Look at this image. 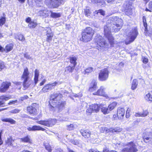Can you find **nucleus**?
I'll list each match as a JSON object with an SVG mask.
<instances>
[{
  "mask_svg": "<svg viewBox=\"0 0 152 152\" xmlns=\"http://www.w3.org/2000/svg\"><path fill=\"white\" fill-rule=\"evenodd\" d=\"M107 24L104 26V35L105 37L107 38L108 41H107L104 39L100 35H98L96 37L95 39V42L97 45L100 47L107 48L110 46H113L114 38L111 34L110 31H118L121 28L118 27L113 21H110L108 20Z\"/></svg>",
  "mask_w": 152,
  "mask_h": 152,
  "instance_id": "1",
  "label": "nucleus"
},
{
  "mask_svg": "<svg viewBox=\"0 0 152 152\" xmlns=\"http://www.w3.org/2000/svg\"><path fill=\"white\" fill-rule=\"evenodd\" d=\"M34 83L32 80L30 79V73L28 69L26 68L24 69L21 78L23 81V87L25 89L29 87H34L37 83L39 74V70L36 69L34 71Z\"/></svg>",
  "mask_w": 152,
  "mask_h": 152,
  "instance_id": "2",
  "label": "nucleus"
},
{
  "mask_svg": "<svg viewBox=\"0 0 152 152\" xmlns=\"http://www.w3.org/2000/svg\"><path fill=\"white\" fill-rule=\"evenodd\" d=\"M62 95L60 93H54L51 95L50 98L49 108L51 111H54L56 108H58L60 111L66 104L65 101H62L61 99Z\"/></svg>",
  "mask_w": 152,
  "mask_h": 152,
  "instance_id": "3",
  "label": "nucleus"
},
{
  "mask_svg": "<svg viewBox=\"0 0 152 152\" xmlns=\"http://www.w3.org/2000/svg\"><path fill=\"white\" fill-rule=\"evenodd\" d=\"M94 32V31L91 28H86L82 32V38L80 39V40L84 42L90 41L92 38Z\"/></svg>",
  "mask_w": 152,
  "mask_h": 152,
  "instance_id": "4",
  "label": "nucleus"
},
{
  "mask_svg": "<svg viewBox=\"0 0 152 152\" xmlns=\"http://www.w3.org/2000/svg\"><path fill=\"white\" fill-rule=\"evenodd\" d=\"M126 146V147L123 149L122 152H136L138 151L137 146L133 142H128Z\"/></svg>",
  "mask_w": 152,
  "mask_h": 152,
  "instance_id": "5",
  "label": "nucleus"
},
{
  "mask_svg": "<svg viewBox=\"0 0 152 152\" xmlns=\"http://www.w3.org/2000/svg\"><path fill=\"white\" fill-rule=\"evenodd\" d=\"M58 84V83L55 81L53 83H49L46 84L40 91L39 93L42 94L47 93L54 88Z\"/></svg>",
  "mask_w": 152,
  "mask_h": 152,
  "instance_id": "6",
  "label": "nucleus"
},
{
  "mask_svg": "<svg viewBox=\"0 0 152 152\" xmlns=\"http://www.w3.org/2000/svg\"><path fill=\"white\" fill-rule=\"evenodd\" d=\"M109 75V72L107 68L101 70L99 74L98 78L101 81H104L107 80Z\"/></svg>",
  "mask_w": 152,
  "mask_h": 152,
  "instance_id": "7",
  "label": "nucleus"
},
{
  "mask_svg": "<svg viewBox=\"0 0 152 152\" xmlns=\"http://www.w3.org/2000/svg\"><path fill=\"white\" fill-rule=\"evenodd\" d=\"M56 119H49L47 121H37L38 124L47 126H52L56 123Z\"/></svg>",
  "mask_w": 152,
  "mask_h": 152,
  "instance_id": "8",
  "label": "nucleus"
},
{
  "mask_svg": "<svg viewBox=\"0 0 152 152\" xmlns=\"http://www.w3.org/2000/svg\"><path fill=\"white\" fill-rule=\"evenodd\" d=\"M138 34V32L137 28L133 29L129 34V44L133 41L136 38Z\"/></svg>",
  "mask_w": 152,
  "mask_h": 152,
  "instance_id": "9",
  "label": "nucleus"
},
{
  "mask_svg": "<svg viewBox=\"0 0 152 152\" xmlns=\"http://www.w3.org/2000/svg\"><path fill=\"white\" fill-rule=\"evenodd\" d=\"M11 84L10 83L7 82L2 83L0 87V92L2 93L5 92L8 89Z\"/></svg>",
  "mask_w": 152,
  "mask_h": 152,
  "instance_id": "10",
  "label": "nucleus"
},
{
  "mask_svg": "<svg viewBox=\"0 0 152 152\" xmlns=\"http://www.w3.org/2000/svg\"><path fill=\"white\" fill-rule=\"evenodd\" d=\"M37 104L36 103L33 104L32 105L27 107V111L30 114L33 115L36 114L37 112V110L36 108Z\"/></svg>",
  "mask_w": 152,
  "mask_h": 152,
  "instance_id": "11",
  "label": "nucleus"
},
{
  "mask_svg": "<svg viewBox=\"0 0 152 152\" xmlns=\"http://www.w3.org/2000/svg\"><path fill=\"white\" fill-rule=\"evenodd\" d=\"M93 94L94 95L103 96L106 97H108L107 95L104 92V88L103 86H101L96 92L93 93Z\"/></svg>",
  "mask_w": 152,
  "mask_h": 152,
  "instance_id": "12",
  "label": "nucleus"
},
{
  "mask_svg": "<svg viewBox=\"0 0 152 152\" xmlns=\"http://www.w3.org/2000/svg\"><path fill=\"white\" fill-rule=\"evenodd\" d=\"M114 23L115 24H116L117 27L121 28L123 25V21L122 20L117 17H115L114 18Z\"/></svg>",
  "mask_w": 152,
  "mask_h": 152,
  "instance_id": "13",
  "label": "nucleus"
},
{
  "mask_svg": "<svg viewBox=\"0 0 152 152\" xmlns=\"http://www.w3.org/2000/svg\"><path fill=\"white\" fill-rule=\"evenodd\" d=\"M97 84L96 80H93L90 84V87L89 89V91L90 92H93L95 91L97 88Z\"/></svg>",
  "mask_w": 152,
  "mask_h": 152,
  "instance_id": "14",
  "label": "nucleus"
},
{
  "mask_svg": "<svg viewBox=\"0 0 152 152\" xmlns=\"http://www.w3.org/2000/svg\"><path fill=\"white\" fill-rule=\"evenodd\" d=\"M124 12L128 15H131L132 14V10L131 8V6L129 4H126L125 5Z\"/></svg>",
  "mask_w": 152,
  "mask_h": 152,
  "instance_id": "15",
  "label": "nucleus"
},
{
  "mask_svg": "<svg viewBox=\"0 0 152 152\" xmlns=\"http://www.w3.org/2000/svg\"><path fill=\"white\" fill-rule=\"evenodd\" d=\"M27 129L29 131H39L42 130L45 131V129L39 126H34L32 127H28L27 128Z\"/></svg>",
  "mask_w": 152,
  "mask_h": 152,
  "instance_id": "16",
  "label": "nucleus"
},
{
  "mask_svg": "<svg viewBox=\"0 0 152 152\" xmlns=\"http://www.w3.org/2000/svg\"><path fill=\"white\" fill-rule=\"evenodd\" d=\"M20 141L24 142L32 143V140L31 139V136L28 135H27L26 136L20 138Z\"/></svg>",
  "mask_w": 152,
  "mask_h": 152,
  "instance_id": "17",
  "label": "nucleus"
},
{
  "mask_svg": "<svg viewBox=\"0 0 152 152\" xmlns=\"http://www.w3.org/2000/svg\"><path fill=\"white\" fill-rule=\"evenodd\" d=\"M50 12L46 10H41L38 12V15L44 18H46L49 16Z\"/></svg>",
  "mask_w": 152,
  "mask_h": 152,
  "instance_id": "18",
  "label": "nucleus"
},
{
  "mask_svg": "<svg viewBox=\"0 0 152 152\" xmlns=\"http://www.w3.org/2000/svg\"><path fill=\"white\" fill-rule=\"evenodd\" d=\"M117 112V115L118 118L121 119L123 118L125 113V110L124 108H118Z\"/></svg>",
  "mask_w": 152,
  "mask_h": 152,
  "instance_id": "19",
  "label": "nucleus"
},
{
  "mask_svg": "<svg viewBox=\"0 0 152 152\" xmlns=\"http://www.w3.org/2000/svg\"><path fill=\"white\" fill-rule=\"evenodd\" d=\"M63 0H50V4L54 7H56L59 4L62 3Z\"/></svg>",
  "mask_w": 152,
  "mask_h": 152,
  "instance_id": "20",
  "label": "nucleus"
},
{
  "mask_svg": "<svg viewBox=\"0 0 152 152\" xmlns=\"http://www.w3.org/2000/svg\"><path fill=\"white\" fill-rule=\"evenodd\" d=\"M80 132L82 136L86 138H88L90 136V132L88 130L81 129L80 131Z\"/></svg>",
  "mask_w": 152,
  "mask_h": 152,
  "instance_id": "21",
  "label": "nucleus"
},
{
  "mask_svg": "<svg viewBox=\"0 0 152 152\" xmlns=\"http://www.w3.org/2000/svg\"><path fill=\"white\" fill-rule=\"evenodd\" d=\"M122 130V128L118 127H115V128H111L108 129V132H110L114 134L117 133L121 132Z\"/></svg>",
  "mask_w": 152,
  "mask_h": 152,
  "instance_id": "22",
  "label": "nucleus"
},
{
  "mask_svg": "<svg viewBox=\"0 0 152 152\" xmlns=\"http://www.w3.org/2000/svg\"><path fill=\"white\" fill-rule=\"evenodd\" d=\"M90 107H91L93 112L96 113L98 112L100 108L99 105L97 104H92L90 105Z\"/></svg>",
  "mask_w": 152,
  "mask_h": 152,
  "instance_id": "23",
  "label": "nucleus"
},
{
  "mask_svg": "<svg viewBox=\"0 0 152 152\" xmlns=\"http://www.w3.org/2000/svg\"><path fill=\"white\" fill-rule=\"evenodd\" d=\"M70 63L72 64V65H75V66L77 64L76 61L77 60V58L75 56L70 57L69 58Z\"/></svg>",
  "mask_w": 152,
  "mask_h": 152,
  "instance_id": "24",
  "label": "nucleus"
},
{
  "mask_svg": "<svg viewBox=\"0 0 152 152\" xmlns=\"http://www.w3.org/2000/svg\"><path fill=\"white\" fill-rule=\"evenodd\" d=\"M51 13L50 16L53 18H57L60 17L62 15V13H56L53 12L52 11H50Z\"/></svg>",
  "mask_w": 152,
  "mask_h": 152,
  "instance_id": "25",
  "label": "nucleus"
},
{
  "mask_svg": "<svg viewBox=\"0 0 152 152\" xmlns=\"http://www.w3.org/2000/svg\"><path fill=\"white\" fill-rule=\"evenodd\" d=\"M94 71V68L92 67H89L86 68L83 72L84 75H88Z\"/></svg>",
  "mask_w": 152,
  "mask_h": 152,
  "instance_id": "26",
  "label": "nucleus"
},
{
  "mask_svg": "<svg viewBox=\"0 0 152 152\" xmlns=\"http://www.w3.org/2000/svg\"><path fill=\"white\" fill-rule=\"evenodd\" d=\"M13 45L12 43H10L7 45L4 48V51L6 53H7L11 50L13 49Z\"/></svg>",
  "mask_w": 152,
  "mask_h": 152,
  "instance_id": "27",
  "label": "nucleus"
},
{
  "mask_svg": "<svg viewBox=\"0 0 152 152\" xmlns=\"http://www.w3.org/2000/svg\"><path fill=\"white\" fill-rule=\"evenodd\" d=\"M14 140L11 137L7 138V140L5 141V143L8 146H12V143L14 142Z\"/></svg>",
  "mask_w": 152,
  "mask_h": 152,
  "instance_id": "28",
  "label": "nucleus"
},
{
  "mask_svg": "<svg viewBox=\"0 0 152 152\" xmlns=\"http://www.w3.org/2000/svg\"><path fill=\"white\" fill-rule=\"evenodd\" d=\"M1 120L2 121L6 122H9L11 124H15V121L14 120L11 118H2L1 119Z\"/></svg>",
  "mask_w": 152,
  "mask_h": 152,
  "instance_id": "29",
  "label": "nucleus"
},
{
  "mask_svg": "<svg viewBox=\"0 0 152 152\" xmlns=\"http://www.w3.org/2000/svg\"><path fill=\"white\" fill-rule=\"evenodd\" d=\"M3 16L0 17V26H2L5 23L6 20V15L3 14Z\"/></svg>",
  "mask_w": 152,
  "mask_h": 152,
  "instance_id": "30",
  "label": "nucleus"
},
{
  "mask_svg": "<svg viewBox=\"0 0 152 152\" xmlns=\"http://www.w3.org/2000/svg\"><path fill=\"white\" fill-rule=\"evenodd\" d=\"M75 67V65H69L65 68V71L67 72H72L74 69Z\"/></svg>",
  "mask_w": 152,
  "mask_h": 152,
  "instance_id": "31",
  "label": "nucleus"
},
{
  "mask_svg": "<svg viewBox=\"0 0 152 152\" xmlns=\"http://www.w3.org/2000/svg\"><path fill=\"white\" fill-rule=\"evenodd\" d=\"M143 139L144 141L146 142H149V141L152 142V133H150L148 137L144 136Z\"/></svg>",
  "mask_w": 152,
  "mask_h": 152,
  "instance_id": "32",
  "label": "nucleus"
},
{
  "mask_svg": "<svg viewBox=\"0 0 152 152\" xmlns=\"http://www.w3.org/2000/svg\"><path fill=\"white\" fill-rule=\"evenodd\" d=\"M117 103L115 102H113L110 104L108 106V108L110 112L114 109L116 106Z\"/></svg>",
  "mask_w": 152,
  "mask_h": 152,
  "instance_id": "33",
  "label": "nucleus"
},
{
  "mask_svg": "<svg viewBox=\"0 0 152 152\" xmlns=\"http://www.w3.org/2000/svg\"><path fill=\"white\" fill-rule=\"evenodd\" d=\"M138 81L136 79H134L133 80L131 88L132 90H134L136 89L138 84Z\"/></svg>",
  "mask_w": 152,
  "mask_h": 152,
  "instance_id": "34",
  "label": "nucleus"
},
{
  "mask_svg": "<svg viewBox=\"0 0 152 152\" xmlns=\"http://www.w3.org/2000/svg\"><path fill=\"white\" fill-rule=\"evenodd\" d=\"M12 98L10 95H2L0 96V99L6 101Z\"/></svg>",
  "mask_w": 152,
  "mask_h": 152,
  "instance_id": "35",
  "label": "nucleus"
},
{
  "mask_svg": "<svg viewBox=\"0 0 152 152\" xmlns=\"http://www.w3.org/2000/svg\"><path fill=\"white\" fill-rule=\"evenodd\" d=\"M101 109L102 112L104 114H108L110 112L108 108V107H100Z\"/></svg>",
  "mask_w": 152,
  "mask_h": 152,
  "instance_id": "36",
  "label": "nucleus"
},
{
  "mask_svg": "<svg viewBox=\"0 0 152 152\" xmlns=\"http://www.w3.org/2000/svg\"><path fill=\"white\" fill-rule=\"evenodd\" d=\"M75 128V124H70L66 125V129L69 130H73Z\"/></svg>",
  "mask_w": 152,
  "mask_h": 152,
  "instance_id": "37",
  "label": "nucleus"
},
{
  "mask_svg": "<svg viewBox=\"0 0 152 152\" xmlns=\"http://www.w3.org/2000/svg\"><path fill=\"white\" fill-rule=\"evenodd\" d=\"M145 98L147 101H152V95L149 93L145 95Z\"/></svg>",
  "mask_w": 152,
  "mask_h": 152,
  "instance_id": "38",
  "label": "nucleus"
},
{
  "mask_svg": "<svg viewBox=\"0 0 152 152\" xmlns=\"http://www.w3.org/2000/svg\"><path fill=\"white\" fill-rule=\"evenodd\" d=\"M15 39H18L20 41H23L25 40V38L24 37L23 35L21 34L15 36Z\"/></svg>",
  "mask_w": 152,
  "mask_h": 152,
  "instance_id": "39",
  "label": "nucleus"
},
{
  "mask_svg": "<svg viewBox=\"0 0 152 152\" xmlns=\"http://www.w3.org/2000/svg\"><path fill=\"white\" fill-rule=\"evenodd\" d=\"M53 34H46V35L47 36L46 40L47 41L49 42H51L53 37Z\"/></svg>",
  "mask_w": 152,
  "mask_h": 152,
  "instance_id": "40",
  "label": "nucleus"
},
{
  "mask_svg": "<svg viewBox=\"0 0 152 152\" xmlns=\"http://www.w3.org/2000/svg\"><path fill=\"white\" fill-rule=\"evenodd\" d=\"M44 145L46 149L48 151V152H51V147L49 144L45 143L44 144Z\"/></svg>",
  "mask_w": 152,
  "mask_h": 152,
  "instance_id": "41",
  "label": "nucleus"
},
{
  "mask_svg": "<svg viewBox=\"0 0 152 152\" xmlns=\"http://www.w3.org/2000/svg\"><path fill=\"white\" fill-rule=\"evenodd\" d=\"M37 25V23L34 22H31L28 25V27L30 28H34Z\"/></svg>",
  "mask_w": 152,
  "mask_h": 152,
  "instance_id": "42",
  "label": "nucleus"
},
{
  "mask_svg": "<svg viewBox=\"0 0 152 152\" xmlns=\"http://www.w3.org/2000/svg\"><path fill=\"white\" fill-rule=\"evenodd\" d=\"M84 13L85 15L88 17L90 15L91 12L89 9H86L84 10Z\"/></svg>",
  "mask_w": 152,
  "mask_h": 152,
  "instance_id": "43",
  "label": "nucleus"
},
{
  "mask_svg": "<svg viewBox=\"0 0 152 152\" xmlns=\"http://www.w3.org/2000/svg\"><path fill=\"white\" fill-rule=\"evenodd\" d=\"M93 112V109L91 108V107H90V105L86 110V113L88 115H90Z\"/></svg>",
  "mask_w": 152,
  "mask_h": 152,
  "instance_id": "44",
  "label": "nucleus"
},
{
  "mask_svg": "<svg viewBox=\"0 0 152 152\" xmlns=\"http://www.w3.org/2000/svg\"><path fill=\"white\" fill-rule=\"evenodd\" d=\"M5 66L4 63L0 61V71H1L5 68Z\"/></svg>",
  "mask_w": 152,
  "mask_h": 152,
  "instance_id": "45",
  "label": "nucleus"
},
{
  "mask_svg": "<svg viewBox=\"0 0 152 152\" xmlns=\"http://www.w3.org/2000/svg\"><path fill=\"white\" fill-rule=\"evenodd\" d=\"M100 130L102 132L106 133L108 132V129L105 127H102Z\"/></svg>",
  "mask_w": 152,
  "mask_h": 152,
  "instance_id": "46",
  "label": "nucleus"
},
{
  "mask_svg": "<svg viewBox=\"0 0 152 152\" xmlns=\"http://www.w3.org/2000/svg\"><path fill=\"white\" fill-rule=\"evenodd\" d=\"M20 111V110L17 109H15L10 111V113H12L15 114L19 113Z\"/></svg>",
  "mask_w": 152,
  "mask_h": 152,
  "instance_id": "47",
  "label": "nucleus"
},
{
  "mask_svg": "<svg viewBox=\"0 0 152 152\" xmlns=\"http://www.w3.org/2000/svg\"><path fill=\"white\" fill-rule=\"evenodd\" d=\"M71 142L73 144L75 145H78L79 143V141L77 140H71Z\"/></svg>",
  "mask_w": 152,
  "mask_h": 152,
  "instance_id": "48",
  "label": "nucleus"
},
{
  "mask_svg": "<svg viewBox=\"0 0 152 152\" xmlns=\"http://www.w3.org/2000/svg\"><path fill=\"white\" fill-rule=\"evenodd\" d=\"M148 112L147 111H143L142 113H141V117H145L148 114Z\"/></svg>",
  "mask_w": 152,
  "mask_h": 152,
  "instance_id": "49",
  "label": "nucleus"
},
{
  "mask_svg": "<svg viewBox=\"0 0 152 152\" xmlns=\"http://www.w3.org/2000/svg\"><path fill=\"white\" fill-rule=\"evenodd\" d=\"M45 30L47 31V34H53V33L51 31V28L49 27L47 28H46Z\"/></svg>",
  "mask_w": 152,
  "mask_h": 152,
  "instance_id": "50",
  "label": "nucleus"
},
{
  "mask_svg": "<svg viewBox=\"0 0 152 152\" xmlns=\"http://www.w3.org/2000/svg\"><path fill=\"white\" fill-rule=\"evenodd\" d=\"M142 59L144 63L146 64L148 62V60L146 57H143L142 58Z\"/></svg>",
  "mask_w": 152,
  "mask_h": 152,
  "instance_id": "51",
  "label": "nucleus"
},
{
  "mask_svg": "<svg viewBox=\"0 0 152 152\" xmlns=\"http://www.w3.org/2000/svg\"><path fill=\"white\" fill-rule=\"evenodd\" d=\"M130 110L129 108H128L126 110V118H128L129 116V112Z\"/></svg>",
  "mask_w": 152,
  "mask_h": 152,
  "instance_id": "52",
  "label": "nucleus"
},
{
  "mask_svg": "<svg viewBox=\"0 0 152 152\" xmlns=\"http://www.w3.org/2000/svg\"><path fill=\"white\" fill-rule=\"evenodd\" d=\"M28 98V97L27 95H24L23 96L21 97L20 98L21 101H23L24 100L27 99Z\"/></svg>",
  "mask_w": 152,
  "mask_h": 152,
  "instance_id": "53",
  "label": "nucleus"
},
{
  "mask_svg": "<svg viewBox=\"0 0 152 152\" xmlns=\"http://www.w3.org/2000/svg\"><path fill=\"white\" fill-rule=\"evenodd\" d=\"M24 57L28 59H32L31 57L27 53H25L24 54Z\"/></svg>",
  "mask_w": 152,
  "mask_h": 152,
  "instance_id": "54",
  "label": "nucleus"
},
{
  "mask_svg": "<svg viewBox=\"0 0 152 152\" xmlns=\"http://www.w3.org/2000/svg\"><path fill=\"white\" fill-rule=\"evenodd\" d=\"M17 100H12L10 101L8 103V104L9 105H12L13 104H14L15 103L17 102Z\"/></svg>",
  "mask_w": 152,
  "mask_h": 152,
  "instance_id": "55",
  "label": "nucleus"
},
{
  "mask_svg": "<svg viewBox=\"0 0 152 152\" xmlns=\"http://www.w3.org/2000/svg\"><path fill=\"white\" fill-rule=\"evenodd\" d=\"M2 131H1L0 132V145H2L3 143V141L2 140L1 137V134H2Z\"/></svg>",
  "mask_w": 152,
  "mask_h": 152,
  "instance_id": "56",
  "label": "nucleus"
},
{
  "mask_svg": "<svg viewBox=\"0 0 152 152\" xmlns=\"http://www.w3.org/2000/svg\"><path fill=\"white\" fill-rule=\"evenodd\" d=\"M98 13H100L102 15H104L105 14L104 12L102 10H98Z\"/></svg>",
  "mask_w": 152,
  "mask_h": 152,
  "instance_id": "57",
  "label": "nucleus"
},
{
  "mask_svg": "<svg viewBox=\"0 0 152 152\" xmlns=\"http://www.w3.org/2000/svg\"><path fill=\"white\" fill-rule=\"evenodd\" d=\"M148 8L152 10V1H150L149 3Z\"/></svg>",
  "mask_w": 152,
  "mask_h": 152,
  "instance_id": "58",
  "label": "nucleus"
},
{
  "mask_svg": "<svg viewBox=\"0 0 152 152\" xmlns=\"http://www.w3.org/2000/svg\"><path fill=\"white\" fill-rule=\"evenodd\" d=\"M54 152H64L63 150L60 148L56 149Z\"/></svg>",
  "mask_w": 152,
  "mask_h": 152,
  "instance_id": "59",
  "label": "nucleus"
},
{
  "mask_svg": "<svg viewBox=\"0 0 152 152\" xmlns=\"http://www.w3.org/2000/svg\"><path fill=\"white\" fill-rule=\"evenodd\" d=\"M46 80L45 79H44L40 83V86H42L45 83Z\"/></svg>",
  "mask_w": 152,
  "mask_h": 152,
  "instance_id": "60",
  "label": "nucleus"
},
{
  "mask_svg": "<svg viewBox=\"0 0 152 152\" xmlns=\"http://www.w3.org/2000/svg\"><path fill=\"white\" fill-rule=\"evenodd\" d=\"M141 113H136L135 114V116L136 117H141Z\"/></svg>",
  "mask_w": 152,
  "mask_h": 152,
  "instance_id": "61",
  "label": "nucleus"
},
{
  "mask_svg": "<svg viewBox=\"0 0 152 152\" xmlns=\"http://www.w3.org/2000/svg\"><path fill=\"white\" fill-rule=\"evenodd\" d=\"M31 19L30 18H26V22L27 23H30L31 21Z\"/></svg>",
  "mask_w": 152,
  "mask_h": 152,
  "instance_id": "62",
  "label": "nucleus"
},
{
  "mask_svg": "<svg viewBox=\"0 0 152 152\" xmlns=\"http://www.w3.org/2000/svg\"><path fill=\"white\" fill-rule=\"evenodd\" d=\"M5 103L3 101H0V107L2 106H3V105Z\"/></svg>",
  "mask_w": 152,
  "mask_h": 152,
  "instance_id": "63",
  "label": "nucleus"
},
{
  "mask_svg": "<svg viewBox=\"0 0 152 152\" xmlns=\"http://www.w3.org/2000/svg\"><path fill=\"white\" fill-rule=\"evenodd\" d=\"M91 2L92 4H94L97 2V0H91Z\"/></svg>",
  "mask_w": 152,
  "mask_h": 152,
  "instance_id": "64",
  "label": "nucleus"
}]
</instances>
